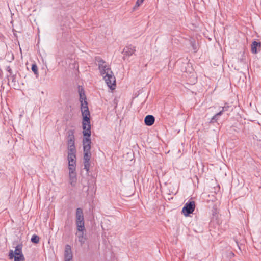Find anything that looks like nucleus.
Masks as SVG:
<instances>
[{"label": "nucleus", "instance_id": "1", "mask_svg": "<svg viewBox=\"0 0 261 261\" xmlns=\"http://www.w3.org/2000/svg\"><path fill=\"white\" fill-rule=\"evenodd\" d=\"M96 61L98 62V68L101 75H103L107 86L112 90L115 89V77L111 71L109 66L100 57H96Z\"/></svg>", "mask_w": 261, "mask_h": 261}, {"label": "nucleus", "instance_id": "2", "mask_svg": "<svg viewBox=\"0 0 261 261\" xmlns=\"http://www.w3.org/2000/svg\"><path fill=\"white\" fill-rule=\"evenodd\" d=\"M82 115L83 117L82 128L83 134L85 137L84 138H88L90 139L91 136V125L90 120V112L88 106H85L82 108Z\"/></svg>", "mask_w": 261, "mask_h": 261}, {"label": "nucleus", "instance_id": "3", "mask_svg": "<svg viewBox=\"0 0 261 261\" xmlns=\"http://www.w3.org/2000/svg\"><path fill=\"white\" fill-rule=\"evenodd\" d=\"M91 143V139H89L88 138L83 139L84 162H90L91 155L90 152Z\"/></svg>", "mask_w": 261, "mask_h": 261}, {"label": "nucleus", "instance_id": "4", "mask_svg": "<svg viewBox=\"0 0 261 261\" xmlns=\"http://www.w3.org/2000/svg\"><path fill=\"white\" fill-rule=\"evenodd\" d=\"M76 225L78 231H82L85 230L83 210L81 208H77L76 210Z\"/></svg>", "mask_w": 261, "mask_h": 261}, {"label": "nucleus", "instance_id": "5", "mask_svg": "<svg viewBox=\"0 0 261 261\" xmlns=\"http://www.w3.org/2000/svg\"><path fill=\"white\" fill-rule=\"evenodd\" d=\"M195 207V203L194 201L187 202L182 208V213L185 216H188L194 212Z\"/></svg>", "mask_w": 261, "mask_h": 261}, {"label": "nucleus", "instance_id": "6", "mask_svg": "<svg viewBox=\"0 0 261 261\" xmlns=\"http://www.w3.org/2000/svg\"><path fill=\"white\" fill-rule=\"evenodd\" d=\"M76 151H68V168L71 170H75L76 164Z\"/></svg>", "mask_w": 261, "mask_h": 261}, {"label": "nucleus", "instance_id": "7", "mask_svg": "<svg viewBox=\"0 0 261 261\" xmlns=\"http://www.w3.org/2000/svg\"><path fill=\"white\" fill-rule=\"evenodd\" d=\"M78 91L79 93V96H80V101L81 103V109L82 110V108L83 107H85V106H87L88 103L86 101V97L85 94V91L82 86H79L78 87Z\"/></svg>", "mask_w": 261, "mask_h": 261}, {"label": "nucleus", "instance_id": "8", "mask_svg": "<svg viewBox=\"0 0 261 261\" xmlns=\"http://www.w3.org/2000/svg\"><path fill=\"white\" fill-rule=\"evenodd\" d=\"M135 47L130 45L124 48L122 53L124 54V57H130L135 52Z\"/></svg>", "mask_w": 261, "mask_h": 261}, {"label": "nucleus", "instance_id": "9", "mask_svg": "<svg viewBox=\"0 0 261 261\" xmlns=\"http://www.w3.org/2000/svg\"><path fill=\"white\" fill-rule=\"evenodd\" d=\"M72 257L73 255L71 251V247L69 245H66L65 246V249L64 251V259L72 260Z\"/></svg>", "mask_w": 261, "mask_h": 261}, {"label": "nucleus", "instance_id": "10", "mask_svg": "<svg viewBox=\"0 0 261 261\" xmlns=\"http://www.w3.org/2000/svg\"><path fill=\"white\" fill-rule=\"evenodd\" d=\"M69 170V180L71 185L72 187H74L76 185L77 179H76V175L75 172V170Z\"/></svg>", "mask_w": 261, "mask_h": 261}, {"label": "nucleus", "instance_id": "11", "mask_svg": "<svg viewBox=\"0 0 261 261\" xmlns=\"http://www.w3.org/2000/svg\"><path fill=\"white\" fill-rule=\"evenodd\" d=\"M155 118L153 115H148L144 119L145 124L147 126H151L154 123Z\"/></svg>", "mask_w": 261, "mask_h": 261}, {"label": "nucleus", "instance_id": "12", "mask_svg": "<svg viewBox=\"0 0 261 261\" xmlns=\"http://www.w3.org/2000/svg\"><path fill=\"white\" fill-rule=\"evenodd\" d=\"M257 48L259 50L261 48V43L255 41H253L251 44V52L253 54H256L258 52Z\"/></svg>", "mask_w": 261, "mask_h": 261}, {"label": "nucleus", "instance_id": "13", "mask_svg": "<svg viewBox=\"0 0 261 261\" xmlns=\"http://www.w3.org/2000/svg\"><path fill=\"white\" fill-rule=\"evenodd\" d=\"M22 245L21 244H18L15 247L14 252L15 256H24L22 252Z\"/></svg>", "mask_w": 261, "mask_h": 261}, {"label": "nucleus", "instance_id": "14", "mask_svg": "<svg viewBox=\"0 0 261 261\" xmlns=\"http://www.w3.org/2000/svg\"><path fill=\"white\" fill-rule=\"evenodd\" d=\"M68 151H76L75 140L67 141Z\"/></svg>", "mask_w": 261, "mask_h": 261}, {"label": "nucleus", "instance_id": "15", "mask_svg": "<svg viewBox=\"0 0 261 261\" xmlns=\"http://www.w3.org/2000/svg\"><path fill=\"white\" fill-rule=\"evenodd\" d=\"M74 133V130H68L66 133L67 141L75 140Z\"/></svg>", "mask_w": 261, "mask_h": 261}, {"label": "nucleus", "instance_id": "16", "mask_svg": "<svg viewBox=\"0 0 261 261\" xmlns=\"http://www.w3.org/2000/svg\"><path fill=\"white\" fill-rule=\"evenodd\" d=\"M86 240V237L83 236H79V238H77L78 242L80 243V245L82 246L83 244L85 243V241Z\"/></svg>", "mask_w": 261, "mask_h": 261}, {"label": "nucleus", "instance_id": "17", "mask_svg": "<svg viewBox=\"0 0 261 261\" xmlns=\"http://www.w3.org/2000/svg\"><path fill=\"white\" fill-rule=\"evenodd\" d=\"M222 115V112H219L217 113L216 114H215L211 119L210 122L211 123H215L217 122V118L218 116H220Z\"/></svg>", "mask_w": 261, "mask_h": 261}, {"label": "nucleus", "instance_id": "18", "mask_svg": "<svg viewBox=\"0 0 261 261\" xmlns=\"http://www.w3.org/2000/svg\"><path fill=\"white\" fill-rule=\"evenodd\" d=\"M39 237L37 235H33L31 238V241L35 244L39 242Z\"/></svg>", "mask_w": 261, "mask_h": 261}, {"label": "nucleus", "instance_id": "19", "mask_svg": "<svg viewBox=\"0 0 261 261\" xmlns=\"http://www.w3.org/2000/svg\"><path fill=\"white\" fill-rule=\"evenodd\" d=\"M32 70L34 72L35 74L38 75V68L36 64H33L31 68Z\"/></svg>", "mask_w": 261, "mask_h": 261}, {"label": "nucleus", "instance_id": "20", "mask_svg": "<svg viewBox=\"0 0 261 261\" xmlns=\"http://www.w3.org/2000/svg\"><path fill=\"white\" fill-rule=\"evenodd\" d=\"M25 257L24 256H15L14 257V261H24Z\"/></svg>", "mask_w": 261, "mask_h": 261}, {"label": "nucleus", "instance_id": "21", "mask_svg": "<svg viewBox=\"0 0 261 261\" xmlns=\"http://www.w3.org/2000/svg\"><path fill=\"white\" fill-rule=\"evenodd\" d=\"M84 169H86L87 172H88L89 170V167H90V162H84Z\"/></svg>", "mask_w": 261, "mask_h": 261}, {"label": "nucleus", "instance_id": "22", "mask_svg": "<svg viewBox=\"0 0 261 261\" xmlns=\"http://www.w3.org/2000/svg\"><path fill=\"white\" fill-rule=\"evenodd\" d=\"M144 0H137L134 6V9L140 6Z\"/></svg>", "mask_w": 261, "mask_h": 261}, {"label": "nucleus", "instance_id": "23", "mask_svg": "<svg viewBox=\"0 0 261 261\" xmlns=\"http://www.w3.org/2000/svg\"><path fill=\"white\" fill-rule=\"evenodd\" d=\"M9 258L10 259L14 258L15 257L14 252L13 250H10L9 254Z\"/></svg>", "mask_w": 261, "mask_h": 261}, {"label": "nucleus", "instance_id": "24", "mask_svg": "<svg viewBox=\"0 0 261 261\" xmlns=\"http://www.w3.org/2000/svg\"><path fill=\"white\" fill-rule=\"evenodd\" d=\"M84 230H82V231H79V232L76 233V235L77 236V238H79V236H84Z\"/></svg>", "mask_w": 261, "mask_h": 261}, {"label": "nucleus", "instance_id": "25", "mask_svg": "<svg viewBox=\"0 0 261 261\" xmlns=\"http://www.w3.org/2000/svg\"><path fill=\"white\" fill-rule=\"evenodd\" d=\"M229 108L228 106H225V107H223L222 108V110L221 111H220V112H222V114H223V112L225 111H227L228 110V108Z\"/></svg>", "mask_w": 261, "mask_h": 261}, {"label": "nucleus", "instance_id": "26", "mask_svg": "<svg viewBox=\"0 0 261 261\" xmlns=\"http://www.w3.org/2000/svg\"><path fill=\"white\" fill-rule=\"evenodd\" d=\"M7 70L10 73V74H12V69L11 68H10V67L8 66L7 67Z\"/></svg>", "mask_w": 261, "mask_h": 261}, {"label": "nucleus", "instance_id": "27", "mask_svg": "<svg viewBox=\"0 0 261 261\" xmlns=\"http://www.w3.org/2000/svg\"><path fill=\"white\" fill-rule=\"evenodd\" d=\"M65 261H71V260H65Z\"/></svg>", "mask_w": 261, "mask_h": 261}]
</instances>
